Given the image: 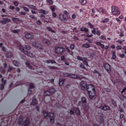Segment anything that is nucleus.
Here are the masks:
<instances>
[{
    "label": "nucleus",
    "mask_w": 126,
    "mask_h": 126,
    "mask_svg": "<svg viewBox=\"0 0 126 126\" xmlns=\"http://www.w3.org/2000/svg\"><path fill=\"white\" fill-rule=\"evenodd\" d=\"M69 77L70 78H74V79H83L84 78H85L84 76L79 75V74H72V73H69Z\"/></svg>",
    "instance_id": "423d86ee"
},
{
    "label": "nucleus",
    "mask_w": 126,
    "mask_h": 126,
    "mask_svg": "<svg viewBox=\"0 0 126 126\" xmlns=\"http://www.w3.org/2000/svg\"><path fill=\"white\" fill-rule=\"evenodd\" d=\"M85 36H86V37H88V38H92L93 37V34H89L88 33H87L86 34H84Z\"/></svg>",
    "instance_id": "de8ad7c7"
},
{
    "label": "nucleus",
    "mask_w": 126,
    "mask_h": 126,
    "mask_svg": "<svg viewBox=\"0 0 126 126\" xmlns=\"http://www.w3.org/2000/svg\"><path fill=\"white\" fill-rule=\"evenodd\" d=\"M17 44V47L19 48V50L21 51V52H23V53H24L25 55H27L28 57H30V58H34L35 55H33V54L31 53V52L25 51V48L23 46H22L20 45V43H19V42L17 41L16 42Z\"/></svg>",
    "instance_id": "f03ea898"
},
{
    "label": "nucleus",
    "mask_w": 126,
    "mask_h": 126,
    "mask_svg": "<svg viewBox=\"0 0 126 126\" xmlns=\"http://www.w3.org/2000/svg\"><path fill=\"white\" fill-rule=\"evenodd\" d=\"M64 81H65V79H60L59 82V86H63V84H64Z\"/></svg>",
    "instance_id": "f3484780"
},
{
    "label": "nucleus",
    "mask_w": 126,
    "mask_h": 126,
    "mask_svg": "<svg viewBox=\"0 0 126 126\" xmlns=\"http://www.w3.org/2000/svg\"><path fill=\"white\" fill-rule=\"evenodd\" d=\"M38 102L37 101V100H36V99H32V102L31 103V105H36L37 103Z\"/></svg>",
    "instance_id": "473e14b6"
},
{
    "label": "nucleus",
    "mask_w": 126,
    "mask_h": 126,
    "mask_svg": "<svg viewBox=\"0 0 126 126\" xmlns=\"http://www.w3.org/2000/svg\"><path fill=\"white\" fill-rule=\"evenodd\" d=\"M25 37L27 39H29L30 40H32L34 38V35L32 33H27L25 34Z\"/></svg>",
    "instance_id": "2eb2a0df"
},
{
    "label": "nucleus",
    "mask_w": 126,
    "mask_h": 126,
    "mask_svg": "<svg viewBox=\"0 0 126 126\" xmlns=\"http://www.w3.org/2000/svg\"><path fill=\"white\" fill-rule=\"evenodd\" d=\"M1 82L2 84L0 85V89L1 90H3L4 88V85H5V83H6V80H4L3 78H1Z\"/></svg>",
    "instance_id": "4468645a"
},
{
    "label": "nucleus",
    "mask_w": 126,
    "mask_h": 126,
    "mask_svg": "<svg viewBox=\"0 0 126 126\" xmlns=\"http://www.w3.org/2000/svg\"><path fill=\"white\" fill-rule=\"evenodd\" d=\"M29 87L30 88L28 89V94H31V93L32 92V89H34V88H35V86H34V84L31 83L30 84Z\"/></svg>",
    "instance_id": "ddd939ff"
},
{
    "label": "nucleus",
    "mask_w": 126,
    "mask_h": 126,
    "mask_svg": "<svg viewBox=\"0 0 126 126\" xmlns=\"http://www.w3.org/2000/svg\"><path fill=\"white\" fill-rule=\"evenodd\" d=\"M104 122V119L103 118V115H101L99 118V122L101 124Z\"/></svg>",
    "instance_id": "c9c22d12"
},
{
    "label": "nucleus",
    "mask_w": 126,
    "mask_h": 126,
    "mask_svg": "<svg viewBox=\"0 0 126 126\" xmlns=\"http://www.w3.org/2000/svg\"><path fill=\"white\" fill-rule=\"evenodd\" d=\"M43 114L44 118H46L48 116V117L50 118V122L52 123V124H54V123H55V114H54L53 113H49L48 114V113L46 111H43Z\"/></svg>",
    "instance_id": "20e7f679"
},
{
    "label": "nucleus",
    "mask_w": 126,
    "mask_h": 126,
    "mask_svg": "<svg viewBox=\"0 0 126 126\" xmlns=\"http://www.w3.org/2000/svg\"><path fill=\"white\" fill-rule=\"evenodd\" d=\"M82 48H90V45L87 44V43H85L82 45Z\"/></svg>",
    "instance_id": "72a5a7b5"
},
{
    "label": "nucleus",
    "mask_w": 126,
    "mask_h": 126,
    "mask_svg": "<svg viewBox=\"0 0 126 126\" xmlns=\"http://www.w3.org/2000/svg\"><path fill=\"white\" fill-rule=\"evenodd\" d=\"M81 101L82 102V104H84L85 103H87V99H86V97L83 96L81 98Z\"/></svg>",
    "instance_id": "a878e982"
},
{
    "label": "nucleus",
    "mask_w": 126,
    "mask_h": 126,
    "mask_svg": "<svg viewBox=\"0 0 126 126\" xmlns=\"http://www.w3.org/2000/svg\"><path fill=\"white\" fill-rule=\"evenodd\" d=\"M13 63L14 65H15V66H19V65H20L19 62H18V61H13Z\"/></svg>",
    "instance_id": "2f4dec72"
},
{
    "label": "nucleus",
    "mask_w": 126,
    "mask_h": 126,
    "mask_svg": "<svg viewBox=\"0 0 126 126\" xmlns=\"http://www.w3.org/2000/svg\"><path fill=\"white\" fill-rule=\"evenodd\" d=\"M56 92V90L54 88H51L50 89L47 91H44L45 96H49L50 95H53Z\"/></svg>",
    "instance_id": "6e6552de"
},
{
    "label": "nucleus",
    "mask_w": 126,
    "mask_h": 126,
    "mask_svg": "<svg viewBox=\"0 0 126 126\" xmlns=\"http://www.w3.org/2000/svg\"><path fill=\"white\" fill-rule=\"evenodd\" d=\"M65 52V49L63 46H57L55 47V53L57 55H63Z\"/></svg>",
    "instance_id": "39448f33"
},
{
    "label": "nucleus",
    "mask_w": 126,
    "mask_h": 126,
    "mask_svg": "<svg viewBox=\"0 0 126 126\" xmlns=\"http://www.w3.org/2000/svg\"><path fill=\"white\" fill-rule=\"evenodd\" d=\"M25 48L26 50H31V47H30V46L29 45H26Z\"/></svg>",
    "instance_id": "69168bd1"
},
{
    "label": "nucleus",
    "mask_w": 126,
    "mask_h": 126,
    "mask_svg": "<svg viewBox=\"0 0 126 126\" xmlns=\"http://www.w3.org/2000/svg\"><path fill=\"white\" fill-rule=\"evenodd\" d=\"M47 2L49 3V4H53V2L52 0H46Z\"/></svg>",
    "instance_id": "6e6d98bb"
},
{
    "label": "nucleus",
    "mask_w": 126,
    "mask_h": 126,
    "mask_svg": "<svg viewBox=\"0 0 126 126\" xmlns=\"http://www.w3.org/2000/svg\"><path fill=\"white\" fill-rule=\"evenodd\" d=\"M120 99H121L122 101H125V100L126 99V97L125 95H121L120 96Z\"/></svg>",
    "instance_id": "f704fd0d"
},
{
    "label": "nucleus",
    "mask_w": 126,
    "mask_h": 126,
    "mask_svg": "<svg viewBox=\"0 0 126 126\" xmlns=\"http://www.w3.org/2000/svg\"><path fill=\"white\" fill-rule=\"evenodd\" d=\"M28 7H30V8L37 10V8L35 6H34V5L29 4L28 5Z\"/></svg>",
    "instance_id": "c85d7f7f"
},
{
    "label": "nucleus",
    "mask_w": 126,
    "mask_h": 126,
    "mask_svg": "<svg viewBox=\"0 0 126 126\" xmlns=\"http://www.w3.org/2000/svg\"><path fill=\"white\" fill-rule=\"evenodd\" d=\"M39 11V13H41V14H44V15H46V14H48V13H49V11H46L42 9H40Z\"/></svg>",
    "instance_id": "412c9836"
},
{
    "label": "nucleus",
    "mask_w": 126,
    "mask_h": 126,
    "mask_svg": "<svg viewBox=\"0 0 126 126\" xmlns=\"http://www.w3.org/2000/svg\"><path fill=\"white\" fill-rule=\"evenodd\" d=\"M46 29L47 31H49L50 32H51V33H56V32L53 30L50 27H46Z\"/></svg>",
    "instance_id": "bb28decb"
},
{
    "label": "nucleus",
    "mask_w": 126,
    "mask_h": 126,
    "mask_svg": "<svg viewBox=\"0 0 126 126\" xmlns=\"http://www.w3.org/2000/svg\"><path fill=\"white\" fill-rule=\"evenodd\" d=\"M108 22H109V19L108 18H106L102 21V23H106Z\"/></svg>",
    "instance_id": "864d4df0"
},
{
    "label": "nucleus",
    "mask_w": 126,
    "mask_h": 126,
    "mask_svg": "<svg viewBox=\"0 0 126 126\" xmlns=\"http://www.w3.org/2000/svg\"><path fill=\"white\" fill-rule=\"evenodd\" d=\"M79 2L81 5H85L87 3V0H79Z\"/></svg>",
    "instance_id": "4be33fe9"
},
{
    "label": "nucleus",
    "mask_w": 126,
    "mask_h": 126,
    "mask_svg": "<svg viewBox=\"0 0 126 126\" xmlns=\"http://www.w3.org/2000/svg\"><path fill=\"white\" fill-rule=\"evenodd\" d=\"M4 70H5V69L3 68V67H0V72H4Z\"/></svg>",
    "instance_id": "5fc2aeb1"
},
{
    "label": "nucleus",
    "mask_w": 126,
    "mask_h": 126,
    "mask_svg": "<svg viewBox=\"0 0 126 126\" xmlns=\"http://www.w3.org/2000/svg\"><path fill=\"white\" fill-rule=\"evenodd\" d=\"M20 32V31L19 30H12V33H14V34L19 33Z\"/></svg>",
    "instance_id": "58836bf2"
},
{
    "label": "nucleus",
    "mask_w": 126,
    "mask_h": 126,
    "mask_svg": "<svg viewBox=\"0 0 126 126\" xmlns=\"http://www.w3.org/2000/svg\"><path fill=\"white\" fill-rule=\"evenodd\" d=\"M75 112L76 114V115H78V116H80V110H79V109L77 107L75 108Z\"/></svg>",
    "instance_id": "393cba45"
},
{
    "label": "nucleus",
    "mask_w": 126,
    "mask_h": 126,
    "mask_svg": "<svg viewBox=\"0 0 126 126\" xmlns=\"http://www.w3.org/2000/svg\"><path fill=\"white\" fill-rule=\"evenodd\" d=\"M104 68H105V70L107 71L108 73H111V65L108 63H105L103 64Z\"/></svg>",
    "instance_id": "9d476101"
},
{
    "label": "nucleus",
    "mask_w": 126,
    "mask_h": 126,
    "mask_svg": "<svg viewBox=\"0 0 126 126\" xmlns=\"http://www.w3.org/2000/svg\"><path fill=\"white\" fill-rule=\"evenodd\" d=\"M23 122V119L21 118H19L18 121V125H21Z\"/></svg>",
    "instance_id": "4c0bfd02"
},
{
    "label": "nucleus",
    "mask_w": 126,
    "mask_h": 126,
    "mask_svg": "<svg viewBox=\"0 0 126 126\" xmlns=\"http://www.w3.org/2000/svg\"><path fill=\"white\" fill-rule=\"evenodd\" d=\"M12 21H17V22L20 21V20L18 18L13 17V18H12Z\"/></svg>",
    "instance_id": "a18cd8bd"
},
{
    "label": "nucleus",
    "mask_w": 126,
    "mask_h": 126,
    "mask_svg": "<svg viewBox=\"0 0 126 126\" xmlns=\"http://www.w3.org/2000/svg\"><path fill=\"white\" fill-rule=\"evenodd\" d=\"M12 69H13V67H12V66H9L7 70V72H8V71H11Z\"/></svg>",
    "instance_id": "bf43d9fd"
},
{
    "label": "nucleus",
    "mask_w": 126,
    "mask_h": 126,
    "mask_svg": "<svg viewBox=\"0 0 126 126\" xmlns=\"http://www.w3.org/2000/svg\"><path fill=\"white\" fill-rule=\"evenodd\" d=\"M82 106L85 108L86 110H88L89 106H88V104H87L86 103H82Z\"/></svg>",
    "instance_id": "7c9ffc66"
},
{
    "label": "nucleus",
    "mask_w": 126,
    "mask_h": 126,
    "mask_svg": "<svg viewBox=\"0 0 126 126\" xmlns=\"http://www.w3.org/2000/svg\"><path fill=\"white\" fill-rule=\"evenodd\" d=\"M117 58V56H116V52L114 51L113 52V55L112 56V60H115Z\"/></svg>",
    "instance_id": "ea45409f"
},
{
    "label": "nucleus",
    "mask_w": 126,
    "mask_h": 126,
    "mask_svg": "<svg viewBox=\"0 0 126 126\" xmlns=\"http://www.w3.org/2000/svg\"><path fill=\"white\" fill-rule=\"evenodd\" d=\"M29 17L31 18H32V19H37V17H35L34 15H30L29 16Z\"/></svg>",
    "instance_id": "4d7b16f0"
},
{
    "label": "nucleus",
    "mask_w": 126,
    "mask_h": 126,
    "mask_svg": "<svg viewBox=\"0 0 126 126\" xmlns=\"http://www.w3.org/2000/svg\"><path fill=\"white\" fill-rule=\"evenodd\" d=\"M88 95L91 100H93L95 96H96V91H95V87L93 84H89L87 86L86 89Z\"/></svg>",
    "instance_id": "f257e3e1"
},
{
    "label": "nucleus",
    "mask_w": 126,
    "mask_h": 126,
    "mask_svg": "<svg viewBox=\"0 0 126 126\" xmlns=\"http://www.w3.org/2000/svg\"><path fill=\"white\" fill-rule=\"evenodd\" d=\"M119 57L121 59H124V58L126 57V55H125V54H122L119 55Z\"/></svg>",
    "instance_id": "052dcab7"
},
{
    "label": "nucleus",
    "mask_w": 126,
    "mask_h": 126,
    "mask_svg": "<svg viewBox=\"0 0 126 126\" xmlns=\"http://www.w3.org/2000/svg\"><path fill=\"white\" fill-rule=\"evenodd\" d=\"M36 24H37V25H41V24H42V22H41V21H40V20H37V21H36Z\"/></svg>",
    "instance_id": "338daca9"
},
{
    "label": "nucleus",
    "mask_w": 126,
    "mask_h": 126,
    "mask_svg": "<svg viewBox=\"0 0 126 126\" xmlns=\"http://www.w3.org/2000/svg\"><path fill=\"white\" fill-rule=\"evenodd\" d=\"M26 65L27 66V67L30 68V69H32V66H31L29 64V62H27L26 63Z\"/></svg>",
    "instance_id": "e433bc0d"
},
{
    "label": "nucleus",
    "mask_w": 126,
    "mask_h": 126,
    "mask_svg": "<svg viewBox=\"0 0 126 126\" xmlns=\"http://www.w3.org/2000/svg\"><path fill=\"white\" fill-rule=\"evenodd\" d=\"M61 59L62 62H65L66 61V59H65V57H64V56H61Z\"/></svg>",
    "instance_id": "49530a36"
},
{
    "label": "nucleus",
    "mask_w": 126,
    "mask_h": 126,
    "mask_svg": "<svg viewBox=\"0 0 126 126\" xmlns=\"http://www.w3.org/2000/svg\"><path fill=\"white\" fill-rule=\"evenodd\" d=\"M32 47H34V48H36V49H39L40 50H43L44 49V47L42 44L37 43L36 42H32Z\"/></svg>",
    "instance_id": "1a4fd4ad"
},
{
    "label": "nucleus",
    "mask_w": 126,
    "mask_h": 126,
    "mask_svg": "<svg viewBox=\"0 0 126 126\" xmlns=\"http://www.w3.org/2000/svg\"><path fill=\"white\" fill-rule=\"evenodd\" d=\"M47 63H56V61L54 60H49L46 61Z\"/></svg>",
    "instance_id": "cd10ccee"
},
{
    "label": "nucleus",
    "mask_w": 126,
    "mask_h": 126,
    "mask_svg": "<svg viewBox=\"0 0 126 126\" xmlns=\"http://www.w3.org/2000/svg\"><path fill=\"white\" fill-rule=\"evenodd\" d=\"M80 30V31H82V32H86V33H88V32H89V30L88 28L84 27H82Z\"/></svg>",
    "instance_id": "a211bd4d"
},
{
    "label": "nucleus",
    "mask_w": 126,
    "mask_h": 126,
    "mask_svg": "<svg viewBox=\"0 0 126 126\" xmlns=\"http://www.w3.org/2000/svg\"><path fill=\"white\" fill-rule=\"evenodd\" d=\"M6 56L7 58H11L12 53L10 52H8Z\"/></svg>",
    "instance_id": "79ce46f5"
},
{
    "label": "nucleus",
    "mask_w": 126,
    "mask_h": 126,
    "mask_svg": "<svg viewBox=\"0 0 126 126\" xmlns=\"http://www.w3.org/2000/svg\"><path fill=\"white\" fill-rule=\"evenodd\" d=\"M77 59L78 61H81L82 62L83 61V58L80 56H77Z\"/></svg>",
    "instance_id": "680f3d73"
},
{
    "label": "nucleus",
    "mask_w": 126,
    "mask_h": 126,
    "mask_svg": "<svg viewBox=\"0 0 126 126\" xmlns=\"http://www.w3.org/2000/svg\"><path fill=\"white\" fill-rule=\"evenodd\" d=\"M94 73H97V74L98 75V77H100V76H101V74L99 73V71H97V70H94Z\"/></svg>",
    "instance_id": "8fccbe9b"
},
{
    "label": "nucleus",
    "mask_w": 126,
    "mask_h": 126,
    "mask_svg": "<svg viewBox=\"0 0 126 126\" xmlns=\"http://www.w3.org/2000/svg\"><path fill=\"white\" fill-rule=\"evenodd\" d=\"M68 14L69 13L67 11L64 10L63 13H60L59 15V18L62 22H66L68 20Z\"/></svg>",
    "instance_id": "7ed1b4c3"
},
{
    "label": "nucleus",
    "mask_w": 126,
    "mask_h": 126,
    "mask_svg": "<svg viewBox=\"0 0 126 126\" xmlns=\"http://www.w3.org/2000/svg\"><path fill=\"white\" fill-rule=\"evenodd\" d=\"M63 75L64 76V77H66L67 76H68V77H69V73H63Z\"/></svg>",
    "instance_id": "13d9d810"
},
{
    "label": "nucleus",
    "mask_w": 126,
    "mask_h": 126,
    "mask_svg": "<svg viewBox=\"0 0 126 126\" xmlns=\"http://www.w3.org/2000/svg\"><path fill=\"white\" fill-rule=\"evenodd\" d=\"M111 12L112 15H120L121 12H120V10H119V9H118V7L113 6L111 7Z\"/></svg>",
    "instance_id": "0eeeda50"
},
{
    "label": "nucleus",
    "mask_w": 126,
    "mask_h": 126,
    "mask_svg": "<svg viewBox=\"0 0 126 126\" xmlns=\"http://www.w3.org/2000/svg\"><path fill=\"white\" fill-rule=\"evenodd\" d=\"M80 86L82 90H86V89L87 88V84L86 83V82L84 81L81 82Z\"/></svg>",
    "instance_id": "9b49d317"
},
{
    "label": "nucleus",
    "mask_w": 126,
    "mask_h": 126,
    "mask_svg": "<svg viewBox=\"0 0 126 126\" xmlns=\"http://www.w3.org/2000/svg\"><path fill=\"white\" fill-rule=\"evenodd\" d=\"M43 44H46V45H50L51 44V42H50V40L49 39H45L42 41Z\"/></svg>",
    "instance_id": "b1692460"
},
{
    "label": "nucleus",
    "mask_w": 126,
    "mask_h": 126,
    "mask_svg": "<svg viewBox=\"0 0 126 126\" xmlns=\"http://www.w3.org/2000/svg\"><path fill=\"white\" fill-rule=\"evenodd\" d=\"M3 20H1L0 22L2 24H6L7 22H10V19L8 18H3Z\"/></svg>",
    "instance_id": "dca6fc26"
},
{
    "label": "nucleus",
    "mask_w": 126,
    "mask_h": 126,
    "mask_svg": "<svg viewBox=\"0 0 126 126\" xmlns=\"http://www.w3.org/2000/svg\"><path fill=\"white\" fill-rule=\"evenodd\" d=\"M30 124V120L29 119L27 118L26 119L25 123H23L24 126H28Z\"/></svg>",
    "instance_id": "5701e85b"
},
{
    "label": "nucleus",
    "mask_w": 126,
    "mask_h": 126,
    "mask_svg": "<svg viewBox=\"0 0 126 126\" xmlns=\"http://www.w3.org/2000/svg\"><path fill=\"white\" fill-rule=\"evenodd\" d=\"M88 25L90 26V28H91V29H93L94 28V25H93L91 22H89L88 23Z\"/></svg>",
    "instance_id": "c03bdc74"
},
{
    "label": "nucleus",
    "mask_w": 126,
    "mask_h": 126,
    "mask_svg": "<svg viewBox=\"0 0 126 126\" xmlns=\"http://www.w3.org/2000/svg\"><path fill=\"white\" fill-rule=\"evenodd\" d=\"M99 109L100 110H102L103 111H110L111 110V107H110L109 106H106V105L100 106Z\"/></svg>",
    "instance_id": "f8f14e48"
},
{
    "label": "nucleus",
    "mask_w": 126,
    "mask_h": 126,
    "mask_svg": "<svg viewBox=\"0 0 126 126\" xmlns=\"http://www.w3.org/2000/svg\"><path fill=\"white\" fill-rule=\"evenodd\" d=\"M111 101L113 106H114V107H117V102L114 101L113 99H111Z\"/></svg>",
    "instance_id": "09e8293b"
},
{
    "label": "nucleus",
    "mask_w": 126,
    "mask_h": 126,
    "mask_svg": "<svg viewBox=\"0 0 126 126\" xmlns=\"http://www.w3.org/2000/svg\"><path fill=\"white\" fill-rule=\"evenodd\" d=\"M96 45H97V46H100L101 48V49H105V45L103 44H102V43H101V42L100 41H96L95 42Z\"/></svg>",
    "instance_id": "6ab92c4d"
},
{
    "label": "nucleus",
    "mask_w": 126,
    "mask_h": 126,
    "mask_svg": "<svg viewBox=\"0 0 126 126\" xmlns=\"http://www.w3.org/2000/svg\"><path fill=\"white\" fill-rule=\"evenodd\" d=\"M74 48H75V45L74 44H71L70 45V48L71 50H74Z\"/></svg>",
    "instance_id": "603ef678"
},
{
    "label": "nucleus",
    "mask_w": 126,
    "mask_h": 126,
    "mask_svg": "<svg viewBox=\"0 0 126 126\" xmlns=\"http://www.w3.org/2000/svg\"><path fill=\"white\" fill-rule=\"evenodd\" d=\"M122 48H123V47H122V46H121V45H118L116 47L117 50H122Z\"/></svg>",
    "instance_id": "0e129e2a"
},
{
    "label": "nucleus",
    "mask_w": 126,
    "mask_h": 126,
    "mask_svg": "<svg viewBox=\"0 0 126 126\" xmlns=\"http://www.w3.org/2000/svg\"><path fill=\"white\" fill-rule=\"evenodd\" d=\"M96 29H95V28H94L93 29V30L92 31V34H94V35H96Z\"/></svg>",
    "instance_id": "3c124183"
},
{
    "label": "nucleus",
    "mask_w": 126,
    "mask_h": 126,
    "mask_svg": "<svg viewBox=\"0 0 126 126\" xmlns=\"http://www.w3.org/2000/svg\"><path fill=\"white\" fill-rule=\"evenodd\" d=\"M3 43H0V48H1V50L3 52H6V48H5V47L2 46Z\"/></svg>",
    "instance_id": "c756f323"
},
{
    "label": "nucleus",
    "mask_w": 126,
    "mask_h": 126,
    "mask_svg": "<svg viewBox=\"0 0 126 126\" xmlns=\"http://www.w3.org/2000/svg\"><path fill=\"white\" fill-rule=\"evenodd\" d=\"M52 16L54 17V18H57V13L55 12L52 13Z\"/></svg>",
    "instance_id": "774afa93"
},
{
    "label": "nucleus",
    "mask_w": 126,
    "mask_h": 126,
    "mask_svg": "<svg viewBox=\"0 0 126 126\" xmlns=\"http://www.w3.org/2000/svg\"><path fill=\"white\" fill-rule=\"evenodd\" d=\"M92 12L93 13L91 14V16H92V17H96L98 16V15L94 14V13H96V10L95 9V8H93L92 9Z\"/></svg>",
    "instance_id": "aec40b11"
},
{
    "label": "nucleus",
    "mask_w": 126,
    "mask_h": 126,
    "mask_svg": "<svg viewBox=\"0 0 126 126\" xmlns=\"http://www.w3.org/2000/svg\"><path fill=\"white\" fill-rule=\"evenodd\" d=\"M21 7L22 8H23L25 11H27V12H29V9H28V8H27V7L22 6Z\"/></svg>",
    "instance_id": "a19ab883"
},
{
    "label": "nucleus",
    "mask_w": 126,
    "mask_h": 126,
    "mask_svg": "<svg viewBox=\"0 0 126 126\" xmlns=\"http://www.w3.org/2000/svg\"><path fill=\"white\" fill-rule=\"evenodd\" d=\"M100 38L101 40H106V36L103 35H101Z\"/></svg>",
    "instance_id": "e2e57ef3"
},
{
    "label": "nucleus",
    "mask_w": 126,
    "mask_h": 126,
    "mask_svg": "<svg viewBox=\"0 0 126 126\" xmlns=\"http://www.w3.org/2000/svg\"><path fill=\"white\" fill-rule=\"evenodd\" d=\"M50 9L52 12H54L56 10V7L54 5L51 6L50 7Z\"/></svg>",
    "instance_id": "37998d69"
}]
</instances>
